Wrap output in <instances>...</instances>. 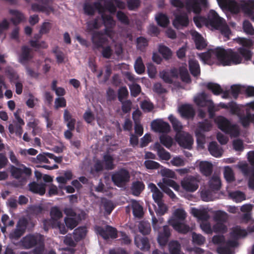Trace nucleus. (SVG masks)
<instances>
[{
	"mask_svg": "<svg viewBox=\"0 0 254 254\" xmlns=\"http://www.w3.org/2000/svg\"><path fill=\"white\" fill-rule=\"evenodd\" d=\"M235 40L241 45L236 51L231 49L225 50L221 47H217L199 54L200 59L204 62L215 58L221 62L224 66L240 64L243 62V59L247 61L250 60L252 56L251 48L253 46V41L240 37Z\"/></svg>",
	"mask_w": 254,
	"mask_h": 254,
	"instance_id": "1",
	"label": "nucleus"
},
{
	"mask_svg": "<svg viewBox=\"0 0 254 254\" xmlns=\"http://www.w3.org/2000/svg\"><path fill=\"white\" fill-rule=\"evenodd\" d=\"M170 3L178 9L173 13L172 21L173 26L177 29L187 27L190 23L189 15L192 12L200 13L201 7H206L208 4L207 0H170Z\"/></svg>",
	"mask_w": 254,
	"mask_h": 254,
	"instance_id": "2",
	"label": "nucleus"
},
{
	"mask_svg": "<svg viewBox=\"0 0 254 254\" xmlns=\"http://www.w3.org/2000/svg\"><path fill=\"white\" fill-rule=\"evenodd\" d=\"M248 235L247 231L245 229H242L240 226L235 227L230 232V236L234 241H226L225 238L223 235H214L212 239L213 243L218 245L217 248V252L218 254H224L226 251L232 249L237 246V242L236 241L240 238H244Z\"/></svg>",
	"mask_w": 254,
	"mask_h": 254,
	"instance_id": "3",
	"label": "nucleus"
},
{
	"mask_svg": "<svg viewBox=\"0 0 254 254\" xmlns=\"http://www.w3.org/2000/svg\"><path fill=\"white\" fill-rule=\"evenodd\" d=\"M219 6L223 8L227 7L235 14L241 11L249 15L254 21V0H242L237 2L234 0H216Z\"/></svg>",
	"mask_w": 254,
	"mask_h": 254,
	"instance_id": "4",
	"label": "nucleus"
},
{
	"mask_svg": "<svg viewBox=\"0 0 254 254\" xmlns=\"http://www.w3.org/2000/svg\"><path fill=\"white\" fill-rule=\"evenodd\" d=\"M219 106L222 108L229 109L231 114L237 115L244 127H248L251 123L254 122V114H251L243 104H238L232 101L228 103L220 102Z\"/></svg>",
	"mask_w": 254,
	"mask_h": 254,
	"instance_id": "5",
	"label": "nucleus"
},
{
	"mask_svg": "<svg viewBox=\"0 0 254 254\" xmlns=\"http://www.w3.org/2000/svg\"><path fill=\"white\" fill-rule=\"evenodd\" d=\"M34 226L35 223L30 219L21 217L17 222L15 228L9 233L8 237L11 241L18 240L25 234L27 229L31 231Z\"/></svg>",
	"mask_w": 254,
	"mask_h": 254,
	"instance_id": "6",
	"label": "nucleus"
},
{
	"mask_svg": "<svg viewBox=\"0 0 254 254\" xmlns=\"http://www.w3.org/2000/svg\"><path fill=\"white\" fill-rule=\"evenodd\" d=\"M218 127L225 133L231 137H237L240 134L238 127L232 124L229 120L223 116H219L216 119Z\"/></svg>",
	"mask_w": 254,
	"mask_h": 254,
	"instance_id": "7",
	"label": "nucleus"
},
{
	"mask_svg": "<svg viewBox=\"0 0 254 254\" xmlns=\"http://www.w3.org/2000/svg\"><path fill=\"white\" fill-rule=\"evenodd\" d=\"M248 154H251V157H252V160L251 161L252 166L250 167L247 163H245L238 164V167L244 176H250L248 187L250 189L254 190V151L251 152H249Z\"/></svg>",
	"mask_w": 254,
	"mask_h": 254,
	"instance_id": "8",
	"label": "nucleus"
},
{
	"mask_svg": "<svg viewBox=\"0 0 254 254\" xmlns=\"http://www.w3.org/2000/svg\"><path fill=\"white\" fill-rule=\"evenodd\" d=\"M130 178L129 171L122 168L115 172L111 176L114 184L118 188H124L129 181Z\"/></svg>",
	"mask_w": 254,
	"mask_h": 254,
	"instance_id": "9",
	"label": "nucleus"
},
{
	"mask_svg": "<svg viewBox=\"0 0 254 254\" xmlns=\"http://www.w3.org/2000/svg\"><path fill=\"white\" fill-rule=\"evenodd\" d=\"M22 167L23 168L11 165L10 168L11 176L13 178L19 180L21 185L25 184L27 180L32 174V170L30 168L23 165Z\"/></svg>",
	"mask_w": 254,
	"mask_h": 254,
	"instance_id": "10",
	"label": "nucleus"
},
{
	"mask_svg": "<svg viewBox=\"0 0 254 254\" xmlns=\"http://www.w3.org/2000/svg\"><path fill=\"white\" fill-rule=\"evenodd\" d=\"M201 85L205 87L208 90L211 91L215 95H219L222 94V98L223 99H229L231 95L229 90L223 91L220 84L213 82H202Z\"/></svg>",
	"mask_w": 254,
	"mask_h": 254,
	"instance_id": "11",
	"label": "nucleus"
},
{
	"mask_svg": "<svg viewBox=\"0 0 254 254\" xmlns=\"http://www.w3.org/2000/svg\"><path fill=\"white\" fill-rule=\"evenodd\" d=\"M230 92L231 95L235 99H236L239 94L245 92L249 96H254V86H245L239 84H235L231 86Z\"/></svg>",
	"mask_w": 254,
	"mask_h": 254,
	"instance_id": "12",
	"label": "nucleus"
},
{
	"mask_svg": "<svg viewBox=\"0 0 254 254\" xmlns=\"http://www.w3.org/2000/svg\"><path fill=\"white\" fill-rule=\"evenodd\" d=\"M225 21V19L219 16L214 10H210L206 19V24L212 29H217Z\"/></svg>",
	"mask_w": 254,
	"mask_h": 254,
	"instance_id": "13",
	"label": "nucleus"
},
{
	"mask_svg": "<svg viewBox=\"0 0 254 254\" xmlns=\"http://www.w3.org/2000/svg\"><path fill=\"white\" fill-rule=\"evenodd\" d=\"M43 239L41 234H29L23 237L20 240L21 245L26 249L34 248Z\"/></svg>",
	"mask_w": 254,
	"mask_h": 254,
	"instance_id": "14",
	"label": "nucleus"
},
{
	"mask_svg": "<svg viewBox=\"0 0 254 254\" xmlns=\"http://www.w3.org/2000/svg\"><path fill=\"white\" fill-rule=\"evenodd\" d=\"M176 140L180 146L189 150L191 149L193 143L192 136L189 133L184 132L177 133Z\"/></svg>",
	"mask_w": 254,
	"mask_h": 254,
	"instance_id": "15",
	"label": "nucleus"
},
{
	"mask_svg": "<svg viewBox=\"0 0 254 254\" xmlns=\"http://www.w3.org/2000/svg\"><path fill=\"white\" fill-rule=\"evenodd\" d=\"M96 229L97 233L105 240H108L110 238L116 239L118 237L116 229L111 226L106 225L105 228L98 226Z\"/></svg>",
	"mask_w": 254,
	"mask_h": 254,
	"instance_id": "16",
	"label": "nucleus"
},
{
	"mask_svg": "<svg viewBox=\"0 0 254 254\" xmlns=\"http://www.w3.org/2000/svg\"><path fill=\"white\" fill-rule=\"evenodd\" d=\"M151 127L154 131L162 133H167L171 129L169 123L160 119L153 120L151 123Z\"/></svg>",
	"mask_w": 254,
	"mask_h": 254,
	"instance_id": "17",
	"label": "nucleus"
},
{
	"mask_svg": "<svg viewBox=\"0 0 254 254\" xmlns=\"http://www.w3.org/2000/svg\"><path fill=\"white\" fill-rule=\"evenodd\" d=\"M198 181L196 178L190 176L186 177L181 182L183 188L187 191L193 192L198 188Z\"/></svg>",
	"mask_w": 254,
	"mask_h": 254,
	"instance_id": "18",
	"label": "nucleus"
},
{
	"mask_svg": "<svg viewBox=\"0 0 254 254\" xmlns=\"http://www.w3.org/2000/svg\"><path fill=\"white\" fill-rule=\"evenodd\" d=\"M170 236V228L167 225L163 226L162 231L158 232L157 237L158 244L161 246H166L169 242V239Z\"/></svg>",
	"mask_w": 254,
	"mask_h": 254,
	"instance_id": "19",
	"label": "nucleus"
},
{
	"mask_svg": "<svg viewBox=\"0 0 254 254\" xmlns=\"http://www.w3.org/2000/svg\"><path fill=\"white\" fill-rule=\"evenodd\" d=\"M178 111L182 117L185 119H193L195 111L190 104H184L179 107Z\"/></svg>",
	"mask_w": 254,
	"mask_h": 254,
	"instance_id": "20",
	"label": "nucleus"
},
{
	"mask_svg": "<svg viewBox=\"0 0 254 254\" xmlns=\"http://www.w3.org/2000/svg\"><path fill=\"white\" fill-rule=\"evenodd\" d=\"M212 127L211 122L208 119H205L203 121L199 122L195 132L196 136H200L203 138L202 132L210 130Z\"/></svg>",
	"mask_w": 254,
	"mask_h": 254,
	"instance_id": "21",
	"label": "nucleus"
},
{
	"mask_svg": "<svg viewBox=\"0 0 254 254\" xmlns=\"http://www.w3.org/2000/svg\"><path fill=\"white\" fill-rule=\"evenodd\" d=\"M29 190L32 192L43 195L46 191V184L44 183H38L35 181L28 184Z\"/></svg>",
	"mask_w": 254,
	"mask_h": 254,
	"instance_id": "22",
	"label": "nucleus"
},
{
	"mask_svg": "<svg viewBox=\"0 0 254 254\" xmlns=\"http://www.w3.org/2000/svg\"><path fill=\"white\" fill-rule=\"evenodd\" d=\"M91 41L95 47L99 49L103 47V45L107 42V39L103 36L101 32H93Z\"/></svg>",
	"mask_w": 254,
	"mask_h": 254,
	"instance_id": "23",
	"label": "nucleus"
},
{
	"mask_svg": "<svg viewBox=\"0 0 254 254\" xmlns=\"http://www.w3.org/2000/svg\"><path fill=\"white\" fill-rule=\"evenodd\" d=\"M148 188L152 192V198L155 203L157 201H162L164 194L162 190L158 189L156 186L153 183H150L148 185Z\"/></svg>",
	"mask_w": 254,
	"mask_h": 254,
	"instance_id": "24",
	"label": "nucleus"
},
{
	"mask_svg": "<svg viewBox=\"0 0 254 254\" xmlns=\"http://www.w3.org/2000/svg\"><path fill=\"white\" fill-rule=\"evenodd\" d=\"M194 101L198 106L203 107H206L212 100L208 98V95L205 92H202L194 98Z\"/></svg>",
	"mask_w": 254,
	"mask_h": 254,
	"instance_id": "25",
	"label": "nucleus"
},
{
	"mask_svg": "<svg viewBox=\"0 0 254 254\" xmlns=\"http://www.w3.org/2000/svg\"><path fill=\"white\" fill-rule=\"evenodd\" d=\"M191 36L197 49L202 50L205 48L207 44L200 34L196 31H194L192 33Z\"/></svg>",
	"mask_w": 254,
	"mask_h": 254,
	"instance_id": "26",
	"label": "nucleus"
},
{
	"mask_svg": "<svg viewBox=\"0 0 254 254\" xmlns=\"http://www.w3.org/2000/svg\"><path fill=\"white\" fill-rule=\"evenodd\" d=\"M154 149L157 151L158 156L161 159L168 161L171 158L170 153L166 151L158 142L154 143Z\"/></svg>",
	"mask_w": 254,
	"mask_h": 254,
	"instance_id": "27",
	"label": "nucleus"
},
{
	"mask_svg": "<svg viewBox=\"0 0 254 254\" xmlns=\"http://www.w3.org/2000/svg\"><path fill=\"white\" fill-rule=\"evenodd\" d=\"M200 172L205 176H209L213 172V165L212 163L204 161H201L199 164Z\"/></svg>",
	"mask_w": 254,
	"mask_h": 254,
	"instance_id": "28",
	"label": "nucleus"
},
{
	"mask_svg": "<svg viewBox=\"0 0 254 254\" xmlns=\"http://www.w3.org/2000/svg\"><path fill=\"white\" fill-rule=\"evenodd\" d=\"M145 188V185L142 181H136L132 183L130 190L134 196H138Z\"/></svg>",
	"mask_w": 254,
	"mask_h": 254,
	"instance_id": "29",
	"label": "nucleus"
},
{
	"mask_svg": "<svg viewBox=\"0 0 254 254\" xmlns=\"http://www.w3.org/2000/svg\"><path fill=\"white\" fill-rule=\"evenodd\" d=\"M171 225L179 233L186 234L190 230L189 226L177 220H174Z\"/></svg>",
	"mask_w": 254,
	"mask_h": 254,
	"instance_id": "30",
	"label": "nucleus"
},
{
	"mask_svg": "<svg viewBox=\"0 0 254 254\" xmlns=\"http://www.w3.org/2000/svg\"><path fill=\"white\" fill-rule=\"evenodd\" d=\"M208 149L210 154L215 157H219L222 155L221 149L216 141H211L208 145Z\"/></svg>",
	"mask_w": 254,
	"mask_h": 254,
	"instance_id": "31",
	"label": "nucleus"
},
{
	"mask_svg": "<svg viewBox=\"0 0 254 254\" xmlns=\"http://www.w3.org/2000/svg\"><path fill=\"white\" fill-rule=\"evenodd\" d=\"M10 14L14 16V17L10 18V21L14 25H16L22 22L24 19L23 14L16 9H10L9 10Z\"/></svg>",
	"mask_w": 254,
	"mask_h": 254,
	"instance_id": "32",
	"label": "nucleus"
},
{
	"mask_svg": "<svg viewBox=\"0 0 254 254\" xmlns=\"http://www.w3.org/2000/svg\"><path fill=\"white\" fill-rule=\"evenodd\" d=\"M189 67L190 73L193 76H197L200 74V66L197 61L190 60L189 62Z\"/></svg>",
	"mask_w": 254,
	"mask_h": 254,
	"instance_id": "33",
	"label": "nucleus"
},
{
	"mask_svg": "<svg viewBox=\"0 0 254 254\" xmlns=\"http://www.w3.org/2000/svg\"><path fill=\"white\" fill-rule=\"evenodd\" d=\"M86 233V227H78L73 231V238L76 242H79L85 237Z\"/></svg>",
	"mask_w": 254,
	"mask_h": 254,
	"instance_id": "34",
	"label": "nucleus"
},
{
	"mask_svg": "<svg viewBox=\"0 0 254 254\" xmlns=\"http://www.w3.org/2000/svg\"><path fill=\"white\" fill-rule=\"evenodd\" d=\"M168 119L171 122L173 129L176 131V134L181 133V131L183 129L182 123L172 114L169 116Z\"/></svg>",
	"mask_w": 254,
	"mask_h": 254,
	"instance_id": "35",
	"label": "nucleus"
},
{
	"mask_svg": "<svg viewBox=\"0 0 254 254\" xmlns=\"http://www.w3.org/2000/svg\"><path fill=\"white\" fill-rule=\"evenodd\" d=\"M134 244L137 247L142 251H148L150 247L148 239L147 237H142L140 239V242L138 241L135 238Z\"/></svg>",
	"mask_w": 254,
	"mask_h": 254,
	"instance_id": "36",
	"label": "nucleus"
},
{
	"mask_svg": "<svg viewBox=\"0 0 254 254\" xmlns=\"http://www.w3.org/2000/svg\"><path fill=\"white\" fill-rule=\"evenodd\" d=\"M155 20L157 24L160 27H165L169 23L168 16L164 13H159L155 16Z\"/></svg>",
	"mask_w": 254,
	"mask_h": 254,
	"instance_id": "37",
	"label": "nucleus"
},
{
	"mask_svg": "<svg viewBox=\"0 0 254 254\" xmlns=\"http://www.w3.org/2000/svg\"><path fill=\"white\" fill-rule=\"evenodd\" d=\"M101 26L100 16H97L93 20L87 22V29L90 32H95L94 30L99 29Z\"/></svg>",
	"mask_w": 254,
	"mask_h": 254,
	"instance_id": "38",
	"label": "nucleus"
},
{
	"mask_svg": "<svg viewBox=\"0 0 254 254\" xmlns=\"http://www.w3.org/2000/svg\"><path fill=\"white\" fill-rule=\"evenodd\" d=\"M132 213L133 216L141 218L143 215V207L136 200L132 203Z\"/></svg>",
	"mask_w": 254,
	"mask_h": 254,
	"instance_id": "39",
	"label": "nucleus"
},
{
	"mask_svg": "<svg viewBox=\"0 0 254 254\" xmlns=\"http://www.w3.org/2000/svg\"><path fill=\"white\" fill-rule=\"evenodd\" d=\"M30 58L29 48L27 46H23L22 48V53L19 56V62L23 64L28 61Z\"/></svg>",
	"mask_w": 254,
	"mask_h": 254,
	"instance_id": "40",
	"label": "nucleus"
},
{
	"mask_svg": "<svg viewBox=\"0 0 254 254\" xmlns=\"http://www.w3.org/2000/svg\"><path fill=\"white\" fill-rule=\"evenodd\" d=\"M158 52L166 60H169L172 57V52L171 50L166 46L162 44L159 45L158 47Z\"/></svg>",
	"mask_w": 254,
	"mask_h": 254,
	"instance_id": "41",
	"label": "nucleus"
},
{
	"mask_svg": "<svg viewBox=\"0 0 254 254\" xmlns=\"http://www.w3.org/2000/svg\"><path fill=\"white\" fill-rule=\"evenodd\" d=\"M217 30L220 31L221 34L224 36L225 41H227L230 39V36L232 35V32L230 27L226 23L225 21L220 26L219 28H218Z\"/></svg>",
	"mask_w": 254,
	"mask_h": 254,
	"instance_id": "42",
	"label": "nucleus"
},
{
	"mask_svg": "<svg viewBox=\"0 0 254 254\" xmlns=\"http://www.w3.org/2000/svg\"><path fill=\"white\" fill-rule=\"evenodd\" d=\"M100 17V22L104 25L105 27H113L115 25V22L113 18L109 15H105L102 13Z\"/></svg>",
	"mask_w": 254,
	"mask_h": 254,
	"instance_id": "43",
	"label": "nucleus"
},
{
	"mask_svg": "<svg viewBox=\"0 0 254 254\" xmlns=\"http://www.w3.org/2000/svg\"><path fill=\"white\" fill-rule=\"evenodd\" d=\"M221 186L220 180L217 176H213L209 181V187L212 190H218Z\"/></svg>",
	"mask_w": 254,
	"mask_h": 254,
	"instance_id": "44",
	"label": "nucleus"
},
{
	"mask_svg": "<svg viewBox=\"0 0 254 254\" xmlns=\"http://www.w3.org/2000/svg\"><path fill=\"white\" fill-rule=\"evenodd\" d=\"M227 219V213L222 210L215 212L213 216V220L216 222L225 223Z\"/></svg>",
	"mask_w": 254,
	"mask_h": 254,
	"instance_id": "45",
	"label": "nucleus"
},
{
	"mask_svg": "<svg viewBox=\"0 0 254 254\" xmlns=\"http://www.w3.org/2000/svg\"><path fill=\"white\" fill-rule=\"evenodd\" d=\"M229 195L236 202H241L246 199L245 193L239 190L230 192L229 193Z\"/></svg>",
	"mask_w": 254,
	"mask_h": 254,
	"instance_id": "46",
	"label": "nucleus"
},
{
	"mask_svg": "<svg viewBox=\"0 0 254 254\" xmlns=\"http://www.w3.org/2000/svg\"><path fill=\"white\" fill-rule=\"evenodd\" d=\"M134 68L135 72L138 74H142L145 71V66L141 57H138L134 64Z\"/></svg>",
	"mask_w": 254,
	"mask_h": 254,
	"instance_id": "47",
	"label": "nucleus"
},
{
	"mask_svg": "<svg viewBox=\"0 0 254 254\" xmlns=\"http://www.w3.org/2000/svg\"><path fill=\"white\" fill-rule=\"evenodd\" d=\"M160 142L167 148H170L173 145V140L171 137L166 134H162L159 136Z\"/></svg>",
	"mask_w": 254,
	"mask_h": 254,
	"instance_id": "48",
	"label": "nucleus"
},
{
	"mask_svg": "<svg viewBox=\"0 0 254 254\" xmlns=\"http://www.w3.org/2000/svg\"><path fill=\"white\" fill-rule=\"evenodd\" d=\"M170 254H177L181 253V246L177 241H172L168 244Z\"/></svg>",
	"mask_w": 254,
	"mask_h": 254,
	"instance_id": "49",
	"label": "nucleus"
},
{
	"mask_svg": "<svg viewBox=\"0 0 254 254\" xmlns=\"http://www.w3.org/2000/svg\"><path fill=\"white\" fill-rule=\"evenodd\" d=\"M139 232L143 235L149 234L151 228L149 223L145 221L140 222L138 224Z\"/></svg>",
	"mask_w": 254,
	"mask_h": 254,
	"instance_id": "50",
	"label": "nucleus"
},
{
	"mask_svg": "<svg viewBox=\"0 0 254 254\" xmlns=\"http://www.w3.org/2000/svg\"><path fill=\"white\" fill-rule=\"evenodd\" d=\"M113 160V158L110 154L107 153L104 155L103 161L105 163L106 169L110 170L114 169Z\"/></svg>",
	"mask_w": 254,
	"mask_h": 254,
	"instance_id": "51",
	"label": "nucleus"
},
{
	"mask_svg": "<svg viewBox=\"0 0 254 254\" xmlns=\"http://www.w3.org/2000/svg\"><path fill=\"white\" fill-rule=\"evenodd\" d=\"M223 175L225 180L228 182H232L235 180L233 171L229 166L225 167Z\"/></svg>",
	"mask_w": 254,
	"mask_h": 254,
	"instance_id": "52",
	"label": "nucleus"
},
{
	"mask_svg": "<svg viewBox=\"0 0 254 254\" xmlns=\"http://www.w3.org/2000/svg\"><path fill=\"white\" fill-rule=\"evenodd\" d=\"M130 95L133 97H137L140 93L141 86L137 83L133 82L129 85Z\"/></svg>",
	"mask_w": 254,
	"mask_h": 254,
	"instance_id": "53",
	"label": "nucleus"
},
{
	"mask_svg": "<svg viewBox=\"0 0 254 254\" xmlns=\"http://www.w3.org/2000/svg\"><path fill=\"white\" fill-rule=\"evenodd\" d=\"M192 241L194 244L201 246L204 243L205 238L202 235L193 232L192 234Z\"/></svg>",
	"mask_w": 254,
	"mask_h": 254,
	"instance_id": "54",
	"label": "nucleus"
},
{
	"mask_svg": "<svg viewBox=\"0 0 254 254\" xmlns=\"http://www.w3.org/2000/svg\"><path fill=\"white\" fill-rule=\"evenodd\" d=\"M160 174L163 178L175 179L176 178L175 172L171 169L161 166Z\"/></svg>",
	"mask_w": 254,
	"mask_h": 254,
	"instance_id": "55",
	"label": "nucleus"
},
{
	"mask_svg": "<svg viewBox=\"0 0 254 254\" xmlns=\"http://www.w3.org/2000/svg\"><path fill=\"white\" fill-rule=\"evenodd\" d=\"M5 74L9 79L11 83L14 82L17 80L19 76L16 72L11 68H6L5 69Z\"/></svg>",
	"mask_w": 254,
	"mask_h": 254,
	"instance_id": "56",
	"label": "nucleus"
},
{
	"mask_svg": "<svg viewBox=\"0 0 254 254\" xmlns=\"http://www.w3.org/2000/svg\"><path fill=\"white\" fill-rule=\"evenodd\" d=\"M128 96V91L126 86L120 87L118 91V98L120 102H122Z\"/></svg>",
	"mask_w": 254,
	"mask_h": 254,
	"instance_id": "57",
	"label": "nucleus"
},
{
	"mask_svg": "<svg viewBox=\"0 0 254 254\" xmlns=\"http://www.w3.org/2000/svg\"><path fill=\"white\" fill-rule=\"evenodd\" d=\"M63 212L58 206L53 207L50 211L51 218L53 219H60L63 217Z\"/></svg>",
	"mask_w": 254,
	"mask_h": 254,
	"instance_id": "58",
	"label": "nucleus"
},
{
	"mask_svg": "<svg viewBox=\"0 0 254 254\" xmlns=\"http://www.w3.org/2000/svg\"><path fill=\"white\" fill-rule=\"evenodd\" d=\"M158 205V209L155 210L157 216H161L163 215L168 210V208L163 201H157L156 202Z\"/></svg>",
	"mask_w": 254,
	"mask_h": 254,
	"instance_id": "59",
	"label": "nucleus"
},
{
	"mask_svg": "<svg viewBox=\"0 0 254 254\" xmlns=\"http://www.w3.org/2000/svg\"><path fill=\"white\" fill-rule=\"evenodd\" d=\"M200 13L195 14L193 18V22L197 28H201L204 24H206V19L204 17L199 15Z\"/></svg>",
	"mask_w": 254,
	"mask_h": 254,
	"instance_id": "60",
	"label": "nucleus"
},
{
	"mask_svg": "<svg viewBox=\"0 0 254 254\" xmlns=\"http://www.w3.org/2000/svg\"><path fill=\"white\" fill-rule=\"evenodd\" d=\"M146 169L150 170L157 169L162 166L157 162L151 160H146L144 162Z\"/></svg>",
	"mask_w": 254,
	"mask_h": 254,
	"instance_id": "61",
	"label": "nucleus"
},
{
	"mask_svg": "<svg viewBox=\"0 0 254 254\" xmlns=\"http://www.w3.org/2000/svg\"><path fill=\"white\" fill-rule=\"evenodd\" d=\"M140 108L145 112H150L154 108L152 102L146 100H144L140 103Z\"/></svg>",
	"mask_w": 254,
	"mask_h": 254,
	"instance_id": "62",
	"label": "nucleus"
},
{
	"mask_svg": "<svg viewBox=\"0 0 254 254\" xmlns=\"http://www.w3.org/2000/svg\"><path fill=\"white\" fill-rule=\"evenodd\" d=\"M83 8L85 14L89 16L93 15L96 11L92 4L88 2L84 3Z\"/></svg>",
	"mask_w": 254,
	"mask_h": 254,
	"instance_id": "63",
	"label": "nucleus"
},
{
	"mask_svg": "<svg viewBox=\"0 0 254 254\" xmlns=\"http://www.w3.org/2000/svg\"><path fill=\"white\" fill-rule=\"evenodd\" d=\"M45 250V244L43 238L38 243L33 250V254H43Z\"/></svg>",
	"mask_w": 254,
	"mask_h": 254,
	"instance_id": "64",
	"label": "nucleus"
}]
</instances>
